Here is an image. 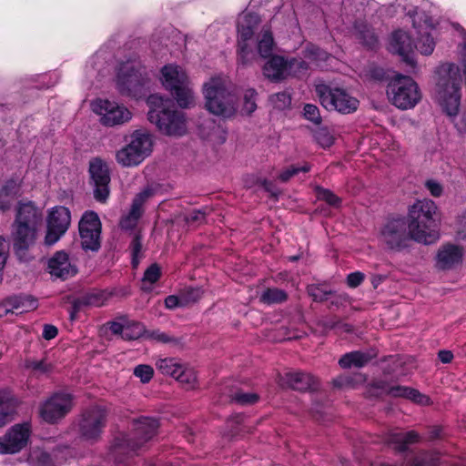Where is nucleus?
<instances>
[{
	"label": "nucleus",
	"instance_id": "f257e3e1",
	"mask_svg": "<svg viewBox=\"0 0 466 466\" xmlns=\"http://www.w3.org/2000/svg\"><path fill=\"white\" fill-rule=\"evenodd\" d=\"M436 212L435 202L428 198L417 200L410 207L406 221L412 240L430 245L439 239Z\"/></svg>",
	"mask_w": 466,
	"mask_h": 466
},
{
	"label": "nucleus",
	"instance_id": "f03ea898",
	"mask_svg": "<svg viewBox=\"0 0 466 466\" xmlns=\"http://www.w3.org/2000/svg\"><path fill=\"white\" fill-rule=\"evenodd\" d=\"M460 68L452 63L441 65L436 70L435 98L450 116L458 115L461 106Z\"/></svg>",
	"mask_w": 466,
	"mask_h": 466
},
{
	"label": "nucleus",
	"instance_id": "7ed1b4c3",
	"mask_svg": "<svg viewBox=\"0 0 466 466\" xmlns=\"http://www.w3.org/2000/svg\"><path fill=\"white\" fill-rule=\"evenodd\" d=\"M147 103L149 106L147 119L156 125L161 133L178 137L186 133L185 116L175 108L171 99L154 94L147 97Z\"/></svg>",
	"mask_w": 466,
	"mask_h": 466
},
{
	"label": "nucleus",
	"instance_id": "20e7f679",
	"mask_svg": "<svg viewBox=\"0 0 466 466\" xmlns=\"http://www.w3.org/2000/svg\"><path fill=\"white\" fill-rule=\"evenodd\" d=\"M159 424L154 418L143 417L134 422V437L119 434L114 440L110 455L116 463L123 462L122 456L135 452L144 443L153 438Z\"/></svg>",
	"mask_w": 466,
	"mask_h": 466
},
{
	"label": "nucleus",
	"instance_id": "39448f33",
	"mask_svg": "<svg viewBox=\"0 0 466 466\" xmlns=\"http://www.w3.org/2000/svg\"><path fill=\"white\" fill-rule=\"evenodd\" d=\"M152 147V136L146 130H135L128 143L116 151V162L124 167H137L151 154Z\"/></svg>",
	"mask_w": 466,
	"mask_h": 466
},
{
	"label": "nucleus",
	"instance_id": "423d86ee",
	"mask_svg": "<svg viewBox=\"0 0 466 466\" xmlns=\"http://www.w3.org/2000/svg\"><path fill=\"white\" fill-rule=\"evenodd\" d=\"M389 100L396 107L407 110L413 108L421 98L417 83L409 76L397 74L387 86Z\"/></svg>",
	"mask_w": 466,
	"mask_h": 466
},
{
	"label": "nucleus",
	"instance_id": "0eeeda50",
	"mask_svg": "<svg viewBox=\"0 0 466 466\" xmlns=\"http://www.w3.org/2000/svg\"><path fill=\"white\" fill-rule=\"evenodd\" d=\"M107 415L106 409L100 405L84 410L76 425L79 438L91 444L99 441L107 423Z\"/></svg>",
	"mask_w": 466,
	"mask_h": 466
},
{
	"label": "nucleus",
	"instance_id": "6e6552de",
	"mask_svg": "<svg viewBox=\"0 0 466 466\" xmlns=\"http://www.w3.org/2000/svg\"><path fill=\"white\" fill-rule=\"evenodd\" d=\"M315 91L320 104L327 110L347 115L355 112L359 107L360 101L344 88L321 83L315 86Z\"/></svg>",
	"mask_w": 466,
	"mask_h": 466
},
{
	"label": "nucleus",
	"instance_id": "1a4fd4ad",
	"mask_svg": "<svg viewBox=\"0 0 466 466\" xmlns=\"http://www.w3.org/2000/svg\"><path fill=\"white\" fill-rule=\"evenodd\" d=\"M163 85L169 90L181 107L193 104V94L185 71L178 66L167 65L162 68Z\"/></svg>",
	"mask_w": 466,
	"mask_h": 466
},
{
	"label": "nucleus",
	"instance_id": "9d476101",
	"mask_svg": "<svg viewBox=\"0 0 466 466\" xmlns=\"http://www.w3.org/2000/svg\"><path fill=\"white\" fill-rule=\"evenodd\" d=\"M412 239L404 218L389 220L380 229V240L390 250L400 251Z\"/></svg>",
	"mask_w": 466,
	"mask_h": 466
},
{
	"label": "nucleus",
	"instance_id": "9b49d317",
	"mask_svg": "<svg viewBox=\"0 0 466 466\" xmlns=\"http://www.w3.org/2000/svg\"><path fill=\"white\" fill-rule=\"evenodd\" d=\"M207 109L214 115L228 116L233 111V96L222 84L212 80L204 86Z\"/></svg>",
	"mask_w": 466,
	"mask_h": 466
},
{
	"label": "nucleus",
	"instance_id": "f8f14e48",
	"mask_svg": "<svg viewBox=\"0 0 466 466\" xmlns=\"http://www.w3.org/2000/svg\"><path fill=\"white\" fill-rule=\"evenodd\" d=\"M81 247L87 252H96L101 247V221L95 211H86L78 224Z\"/></svg>",
	"mask_w": 466,
	"mask_h": 466
},
{
	"label": "nucleus",
	"instance_id": "ddd939ff",
	"mask_svg": "<svg viewBox=\"0 0 466 466\" xmlns=\"http://www.w3.org/2000/svg\"><path fill=\"white\" fill-rule=\"evenodd\" d=\"M308 68L305 61L297 59L288 61L282 56H274L265 64L263 74L271 81L279 82L289 76H296L297 69L307 71Z\"/></svg>",
	"mask_w": 466,
	"mask_h": 466
},
{
	"label": "nucleus",
	"instance_id": "4468645a",
	"mask_svg": "<svg viewBox=\"0 0 466 466\" xmlns=\"http://www.w3.org/2000/svg\"><path fill=\"white\" fill-rule=\"evenodd\" d=\"M73 407L72 395L56 392L40 406V416L48 423H56L70 412Z\"/></svg>",
	"mask_w": 466,
	"mask_h": 466
},
{
	"label": "nucleus",
	"instance_id": "2eb2a0df",
	"mask_svg": "<svg viewBox=\"0 0 466 466\" xmlns=\"http://www.w3.org/2000/svg\"><path fill=\"white\" fill-rule=\"evenodd\" d=\"M91 106L101 116V123L107 127L122 125L132 117L131 112L126 106L116 102L97 99L92 102Z\"/></svg>",
	"mask_w": 466,
	"mask_h": 466
},
{
	"label": "nucleus",
	"instance_id": "dca6fc26",
	"mask_svg": "<svg viewBox=\"0 0 466 466\" xmlns=\"http://www.w3.org/2000/svg\"><path fill=\"white\" fill-rule=\"evenodd\" d=\"M71 222L69 208L57 206L53 208L47 217V231L45 237V243L52 246L56 243L66 232Z\"/></svg>",
	"mask_w": 466,
	"mask_h": 466
},
{
	"label": "nucleus",
	"instance_id": "f3484780",
	"mask_svg": "<svg viewBox=\"0 0 466 466\" xmlns=\"http://www.w3.org/2000/svg\"><path fill=\"white\" fill-rule=\"evenodd\" d=\"M37 231L38 228L12 224L13 248L21 262H28L33 258L29 254V248L36 240Z\"/></svg>",
	"mask_w": 466,
	"mask_h": 466
},
{
	"label": "nucleus",
	"instance_id": "a211bd4d",
	"mask_svg": "<svg viewBox=\"0 0 466 466\" xmlns=\"http://www.w3.org/2000/svg\"><path fill=\"white\" fill-rule=\"evenodd\" d=\"M89 173L94 187L95 199L105 203L110 193V175L107 165L100 158H95L90 161Z\"/></svg>",
	"mask_w": 466,
	"mask_h": 466
},
{
	"label": "nucleus",
	"instance_id": "6ab92c4d",
	"mask_svg": "<svg viewBox=\"0 0 466 466\" xmlns=\"http://www.w3.org/2000/svg\"><path fill=\"white\" fill-rule=\"evenodd\" d=\"M29 425L15 424L3 437H0V453L13 454L20 451L27 443Z\"/></svg>",
	"mask_w": 466,
	"mask_h": 466
},
{
	"label": "nucleus",
	"instance_id": "aec40b11",
	"mask_svg": "<svg viewBox=\"0 0 466 466\" xmlns=\"http://www.w3.org/2000/svg\"><path fill=\"white\" fill-rule=\"evenodd\" d=\"M47 271L53 278L66 280L76 275L77 267L66 251L59 250L48 259Z\"/></svg>",
	"mask_w": 466,
	"mask_h": 466
},
{
	"label": "nucleus",
	"instance_id": "412c9836",
	"mask_svg": "<svg viewBox=\"0 0 466 466\" xmlns=\"http://www.w3.org/2000/svg\"><path fill=\"white\" fill-rule=\"evenodd\" d=\"M43 222L42 211L32 202H19L14 223L38 228Z\"/></svg>",
	"mask_w": 466,
	"mask_h": 466
},
{
	"label": "nucleus",
	"instance_id": "4be33fe9",
	"mask_svg": "<svg viewBox=\"0 0 466 466\" xmlns=\"http://www.w3.org/2000/svg\"><path fill=\"white\" fill-rule=\"evenodd\" d=\"M463 258L462 248L447 244L441 247L436 256V266L439 269L447 270L461 264Z\"/></svg>",
	"mask_w": 466,
	"mask_h": 466
},
{
	"label": "nucleus",
	"instance_id": "5701e85b",
	"mask_svg": "<svg viewBox=\"0 0 466 466\" xmlns=\"http://www.w3.org/2000/svg\"><path fill=\"white\" fill-rule=\"evenodd\" d=\"M413 42L406 32L397 30L392 34L390 42V51L400 56L410 65L413 64V59L410 56L413 51Z\"/></svg>",
	"mask_w": 466,
	"mask_h": 466
},
{
	"label": "nucleus",
	"instance_id": "b1692460",
	"mask_svg": "<svg viewBox=\"0 0 466 466\" xmlns=\"http://www.w3.org/2000/svg\"><path fill=\"white\" fill-rule=\"evenodd\" d=\"M259 23V16L255 13H246L239 16L238 22V43H248V41L251 40L254 31Z\"/></svg>",
	"mask_w": 466,
	"mask_h": 466
},
{
	"label": "nucleus",
	"instance_id": "393cba45",
	"mask_svg": "<svg viewBox=\"0 0 466 466\" xmlns=\"http://www.w3.org/2000/svg\"><path fill=\"white\" fill-rule=\"evenodd\" d=\"M285 382L295 390L306 391L315 386V378L305 372H289L285 375Z\"/></svg>",
	"mask_w": 466,
	"mask_h": 466
},
{
	"label": "nucleus",
	"instance_id": "a878e982",
	"mask_svg": "<svg viewBox=\"0 0 466 466\" xmlns=\"http://www.w3.org/2000/svg\"><path fill=\"white\" fill-rule=\"evenodd\" d=\"M420 435L415 431L403 432H391L387 438L389 444L395 445L398 451L403 452L408 449V445L420 441Z\"/></svg>",
	"mask_w": 466,
	"mask_h": 466
},
{
	"label": "nucleus",
	"instance_id": "bb28decb",
	"mask_svg": "<svg viewBox=\"0 0 466 466\" xmlns=\"http://www.w3.org/2000/svg\"><path fill=\"white\" fill-rule=\"evenodd\" d=\"M21 182L11 178L0 188V209L5 211L11 208L12 201L18 196Z\"/></svg>",
	"mask_w": 466,
	"mask_h": 466
},
{
	"label": "nucleus",
	"instance_id": "cd10ccee",
	"mask_svg": "<svg viewBox=\"0 0 466 466\" xmlns=\"http://www.w3.org/2000/svg\"><path fill=\"white\" fill-rule=\"evenodd\" d=\"M15 410V401L8 390H0V427L13 420Z\"/></svg>",
	"mask_w": 466,
	"mask_h": 466
},
{
	"label": "nucleus",
	"instance_id": "c85d7f7f",
	"mask_svg": "<svg viewBox=\"0 0 466 466\" xmlns=\"http://www.w3.org/2000/svg\"><path fill=\"white\" fill-rule=\"evenodd\" d=\"M7 299L13 313L16 315L34 310L37 308V301L32 296L19 295Z\"/></svg>",
	"mask_w": 466,
	"mask_h": 466
},
{
	"label": "nucleus",
	"instance_id": "c756f323",
	"mask_svg": "<svg viewBox=\"0 0 466 466\" xmlns=\"http://www.w3.org/2000/svg\"><path fill=\"white\" fill-rule=\"evenodd\" d=\"M371 356L369 353L361 351H351L344 354L339 360V364L343 369L362 368L370 360Z\"/></svg>",
	"mask_w": 466,
	"mask_h": 466
},
{
	"label": "nucleus",
	"instance_id": "7c9ffc66",
	"mask_svg": "<svg viewBox=\"0 0 466 466\" xmlns=\"http://www.w3.org/2000/svg\"><path fill=\"white\" fill-rule=\"evenodd\" d=\"M357 37L362 45L374 48L378 44V37L373 29L365 22L357 21L354 25Z\"/></svg>",
	"mask_w": 466,
	"mask_h": 466
},
{
	"label": "nucleus",
	"instance_id": "2f4dec72",
	"mask_svg": "<svg viewBox=\"0 0 466 466\" xmlns=\"http://www.w3.org/2000/svg\"><path fill=\"white\" fill-rule=\"evenodd\" d=\"M101 297H103L102 293L89 294L82 299L75 300L70 310V319H75L76 315L80 310V307L82 305L101 306L103 304Z\"/></svg>",
	"mask_w": 466,
	"mask_h": 466
},
{
	"label": "nucleus",
	"instance_id": "473e14b6",
	"mask_svg": "<svg viewBox=\"0 0 466 466\" xmlns=\"http://www.w3.org/2000/svg\"><path fill=\"white\" fill-rule=\"evenodd\" d=\"M288 299L286 291L280 289H267L259 297V300L262 303L271 305L277 303H282Z\"/></svg>",
	"mask_w": 466,
	"mask_h": 466
},
{
	"label": "nucleus",
	"instance_id": "72a5a7b5",
	"mask_svg": "<svg viewBox=\"0 0 466 466\" xmlns=\"http://www.w3.org/2000/svg\"><path fill=\"white\" fill-rule=\"evenodd\" d=\"M180 304L187 307L198 302L203 296V290L198 287H186L179 291Z\"/></svg>",
	"mask_w": 466,
	"mask_h": 466
},
{
	"label": "nucleus",
	"instance_id": "f704fd0d",
	"mask_svg": "<svg viewBox=\"0 0 466 466\" xmlns=\"http://www.w3.org/2000/svg\"><path fill=\"white\" fill-rule=\"evenodd\" d=\"M157 370L164 375H169L173 378L176 377L177 373L179 371L181 368V364H179L175 359L167 358L161 359L156 363Z\"/></svg>",
	"mask_w": 466,
	"mask_h": 466
},
{
	"label": "nucleus",
	"instance_id": "c9c22d12",
	"mask_svg": "<svg viewBox=\"0 0 466 466\" xmlns=\"http://www.w3.org/2000/svg\"><path fill=\"white\" fill-rule=\"evenodd\" d=\"M175 379L187 390L193 389L197 383L196 372L192 369L184 366H181Z\"/></svg>",
	"mask_w": 466,
	"mask_h": 466
},
{
	"label": "nucleus",
	"instance_id": "e433bc0d",
	"mask_svg": "<svg viewBox=\"0 0 466 466\" xmlns=\"http://www.w3.org/2000/svg\"><path fill=\"white\" fill-rule=\"evenodd\" d=\"M418 34L421 35L420 38H418L415 47L425 56L431 55L435 47V42L429 32H425L421 34L420 29L418 30Z\"/></svg>",
	"mask_w": 466,
	"mask_h": 466
},
{
	"label": "nucleus",
	"instance_id": "4c0bfd02",
	"mask_svg": "<svg viewBox=\"0 0 466 466\" xmlns=\"http://www.w3.org/2000/svg\"><path fill=\"white\" fill-rule=\"evenodd\" d=\"M131 250V264L134 268H137L143 258L142 252V239L140 234H135L129 245Z\"/></svg>",
	"mask_w": 466,
	"mask_h": 466
},
{
	"label": "nucleus",
	"instance_id": "58836bf2",
	"mask_svg": "<svg viewBox=\"0 0 466 466\" xmlns=\"http://www.w3.org/2000/svg\"><path fill=\"white\" fill-rule=\"evenodd\" d=\"M155 195V189L152 187H147L139 193H137L132 200L131 208L137 211L144 213V204L153 198Z\"/></svg>",
	"mask_w": 466,
	"mask_h": 466
},
{
	"label": "nucleus",
	"instance_id": "ea45409f",
	"mask_svg": "<svg viewBox=\"0 0 466 466\" xmlns=\"http://www.w3.org/2000/svg\"><path fill=\"white\" fill-rule=\"evenodd\" d=\"M251 178L252 181L250 182L249 180H247V186L251 187L252 185H258L265 191L268 192L272 198H278L280 191L272 181L258 177H252Z\"/></svg>",
	"mask_w": 466,
	"mask_h": 466
},
{
	"label": "nucleus",
	"instance_id": "a19ab883",
	"mask_svg": "<svg viewBox=\"0 0 466 466\" xmlns=\"http://www.w3.org/2000/svg\"><path fill=\"white\" fill-rule=\"evenodd\" d=\"M273 37L271 33L266 31L258 43V51L262 57H268L273 51Z\"/></svg>",
	"mask_w": 466,
	"mask_h": 466
},
{
	"label": "nucleus",
	"instance_id": "79ce46f5",
	"mask_svg": "<svg viewBox=\"0 0 466 466\" xmlns=\"http://www.w3.org/2000/svg\"><path fill=\"white\" fill-rule=\"evenodd\" d=\"M389 384L382 380H375L368 385L367 395L369 397L379 398L388 395Z\"/></svg>",
	"mask_w": 466,
	"mask_h": 466
},
{
	"label": "nucleus",
	"instance_id": "37998d69",
	"mask_svg": "<svg viewBox=\"0 0 466 466\" xmlns=\"http://www.w3.org/2000/svg\"><path fill=\"white\" fill-rule=\"evenodd\" d=\"M142 215L143 213L130 207L129 212L120 220L121 228L126 230L135 228Z\"/></svg>",
	"mask_w": 466,
	"mask_h": 466
},
{
	"label": "nucleus",
	"instance_id": "c03bdc74",
	"mask_svg": "<svg viewBox=\"0 0 466 466\" xmlns=\"http://www.w3.org/2000/svg\"><path fill=\"white\" fill-rule=\"evenodd\" d=\"M269 101L273 106L279 110H284L289 107L291 104V96L289 93L283 91L273 94L269 96Z\"/></svg>",
	"mask_w": 466,
	"mask_h": 466
},
{
	"label": "nucleus",
	"instance_id": "a18cd8bd",
	"mask_svg": "<svg viewBox=\"0 0 466 466\" xmlns=\"http://www.w3.org/2000/svg\"><path fill=\"white\" fill-rule=\"evenodd\" d=\"M124 339L135 340L139 339L146 332L145 327L139 322H132L125 327Z\"/></svg>",
	"mask_w": 466,
	"mask_h": 466
},
{
	"label": "nucleus",
	"instance_id": "49530a36",
	"mask_svg": "<svg viewBox=\"0 0 466 466\" xmlns=\"http://www.w3.org/2000/svg\"><path fill=\"white\" fill-rule=\"evenodd\" d=\"M238 61L243 66H247L256 57L255 53L248 47V43H238Z\"/></svg>",
	"mask_w": 466,
	"mask_h": 466
},
{
	"label": "nucleus",
	"instance_id": "de8ad7c7",
	"mask_svg": "<svg viewBox=\"0 0 466 466\" xmlns=\"http://www.w3.org/2000/svg\"><path fill=\"white\" fill-rule=\"evenodd\" d=\"M25 367L38 375L49 372L52 368L51 365L46 363L44 360H37L34 359L25 360Z\"/></svg>",
	"mask_w": 466,
	"mask_h": 466
},
{
	"label": "nucleus",
	"instance_id": "09e8293b",
	"mask_svg": "<svg viewBox=\"0 0 466 466\" xmlns=\"http://www.w3.org/2000/svg\"><path fill=\"white\" fill-rule=\"evenodd\" d=\"M307 292L309 297L316 302H323L328 300L329 296L332 294L331 290H325L319 285H309Z\"/></svg>",
	"mask_w": 466,
	"mask_h": 466
},
{
	"label": "nucleus",
	"instance_id": "8fccbe9b",
	"mask_svg": "<svg viewBox=\"0 0 466 466\" xmlns=\"http://www.w3.org/2000/svg\"><path fill=\"white\" fill-rule=\"evenodd\" d=\"M134 375L144 384L148 383L154 375V369L150 365L139 364L134 368Z\"/></svg>",
	"mask_w": 466,
	"mask_h": 466
},
{
	"label": "nucleus",
	"instance_id": "3c124183",
	"mask_svg": "<svg viewBox=\"0 0 466 466\" xmlns=\"http://www.w3.org/2000/svg\"><path fill=\"white\" fill-rule=\"evenodd\" d=\"M317 197L319 199L325 201L329 206L339 207L341 203V199L337 197L332 191L318 187L316 188Z\"/></svg>",
	"mask_w": 466,
	"mask_h": 466
},
{
	"label": "nucleus",
	"instance_id": "603ef678",
	"mask_svg": "<svg viewBox=\"0 0 466 466\" xmlns=\"http://www.w3.org/2000/svg\"><path fill=\"white\" fill-rule=\"evenodd\" d=\"M314 139L322 147H329L334 138L327 128H319L314 132Z\"/></svg>",
	"mask_w": 466,
	"mask_h": 466
},
{
	"label": "nucleus",
	"instance_id": "864d4df0",
	"mask_svg": "<svg viewBox=\"0 0 466 466\" xmlns=\"http://www.w3.org/2000/svg\"><path fill=\"white\" fill-rule=\"evenodd\" d=\"M259 397L256 393L238 391L232 396L231 400L241 405H249L256 403Z\"/></svg>",
	"mask_w": 466,
	"mask_h": 466
},
{
	"label": "nucleus",
	"instance_id": "5fc2aeb1",
	"mask_svg": "<svg viewBox=\"0 0 466 466\" xmlns=\"http://www.w3.org/2000/svg\"><path fill=\"white\" fill-rule=\"evenodd\" d=\"M303 114L306 119L319 125L321 123L319 109L312 104H306L303 108Z\"/></svg>",
	"mask_w": 466,
	"mask_h": 466
},
{
	"label": "nucleus",
	"instance_id": "6e6d98bb",
	"mask_svg": "<svg viewBox=\"0 0 466 466\" xmlns=\"http://www.w3.org/2000/svg\"><path fill=\"white\" fill-rule=\"evenodd\" d=\"M206 209H195L185 216V221L188 225H200L206 221Z\"/></svg>",
	"mask_w": 466,
	"mask_h": 466
},
{
	"label": "nucleus",
	"instance_id": "4d7b16f0",
	"mask_svg": "<svg viewBox=\"0 0 466 466\" xmlns=\"http://www.w3.org/2000/svg\"><path fill=\"white\" fill-rule=\"evenodd\" d=\"M135 76L129 74L126 75L124 73H120L117 76V85L119 90L124 93L126 90L127 92H130L133 87H135V82L137 80H134Z\"/></svg>",
	"mask_w": 466,
	"mask_h": 466
},
{
	"label": "nucleus",
	"instance_id": "13d9d810",
	"mask_svg": "<svg viewBox=\"0 0 466 466\" xmlns=\"http://www.w3.org/2000/svg\"><path fill=\"white\" fill-rule=\"evenodd\" d=\"M161 276L160 267L154 263L150 265L145 271L143 281L149 282L150 284L156 283Z\"/></svg>",
	"mask_w": 466,
	"mask_h": 466
},
{
	"label": "nucleus",
	"instance_id": "bf43d9fd",
	"mask_svg": "<svg viewBox=\"0 0 466 466\" xmlns=\"http://www.w3.org/2000/svg\"><path fill=\"white\" fill-rule=\"evenodd\" d=\"M256 96L257 92L254 89H249L245 93L243 110L247 114H251L256 110Z\"/></svg>",
	"mask_w": 466,
	"mask_h": 466
},
{
	"label": "nucleus",
	"instance_id": "052dcab7",
	"mask_svg": "<svg viewBox=\"0 0 466 466\" xmlns=\"http://www.w3.org/2000/svg\"><path fill=\"white\" fill-rule=\"evenodd\" d=\"M310 167L309 165H304L302 167H290L286 170L282 171L279 178L282 182L289 181L293 176L297 175L299 172H308L309 171Z\"/></svg>",
	"mask_w": 466,
	"mask_h": 466
},
{
	"label": "nucleus",
	"instance_id": "680f3d73",
	"mask_svg": "<svg viewBox=\"0 0 466 466\" xmlns=\"http://www.w3.org/2000/svg\"><path fill=\"white\" fill-rule=\"evenodd\" d=\"M364 279H365L364 273H362L360 271H355V272L350 273L347 276L346 282L350 288L355 289V288L359 287L363 282Z\"/></svg>",
	"mask_w": 466,
	"mask_h": 466
},
{
	"label": "nucleus",
	"instance_id": "e2e57ef3",
	"mask_svg": "<svg viewBox=\"0 0 466 466\" xmlns=\"http://www.w3.org/2000/svg\"><path fill=\"white\" fill-rule=\"evenodd\" d=\"M410 388L405 386H390L388 390V395L392 397H409V391Z\"/></svg>",
	"mask_w": 466,
	"mask_h": 466
},
{
	"label": "nucleus",
	"instance_id": "0e129e2a",
	"mask_svg": "<svg viewBox=\"0 0 466 466\" xmlns=\"http://www.w3.org/2000/svg\"><path fill=\"white\" fill-rule=\"evenodd\" d=\"M407 399L411 400L414 402L420 403V404H427V403H429V400H430L429 397L421 394L417 390H414L411 388L409 391V397H407Z\"/></svg>",
	"mask_w": 466,
	"mask_h": 466
},
{
	"label": "nucleus",
	"instance_id": "69168bd1",
	"mask_svg": "<svg viewBox=\"0 0 466 466\" xmlns=\"http://www.w3.org/2000/svg\"><path fill=\"white\" fill-rule=\"evenodd\" d=\"M425 186L433 197L438 198L442 194V186L435 180H427Z\"/></svg>",
	"mask_w": 466,
	"mask_h": 466
},
{
	"label": "nucleus",
	"instance_id": "338daca9",
	"mask_svg": "<svg viewBox=\"0 0 466 466\" xmlns=\"http://www.w3.org/2000/svg\"><path fill=\"white\" fill-rule=\"evenodd\" d=\"M370 76L377 81H385L389 79L387 72L382 67L374 66L370 70Z\"/></svg>",
	"mask_w": 466,
	"mask_h": 466
},
{
	"label": "nucleus",
	"instance_id": "774afa93",
	"mask_svg": "<svg viewBox=\"0 0 466 466\" xmlns=\"http://www.w3.org/2000/svg\"><path fill=\"white\" fill-rule=\"evenodd\" d=\"M33 466H54L51 456L46 452H41Z\"/></svg>",
	"mask_w": 466,
	"mask_h": 466
}]
</instances>
